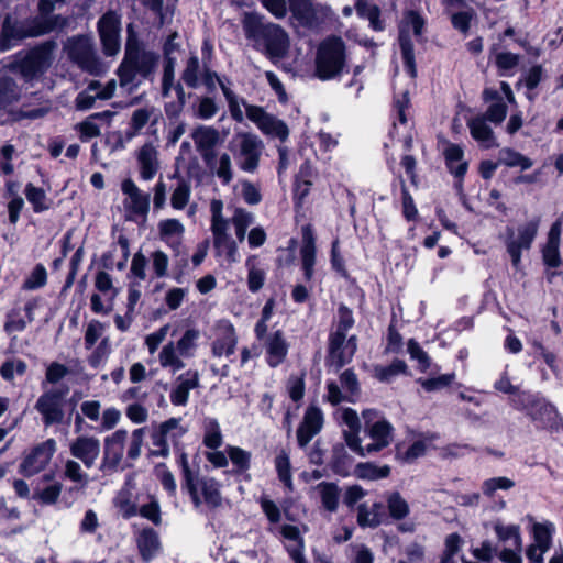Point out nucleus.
Segmentation results:
<instances>
[{"mask_svg": "<svg viewBox=\"0 0 563 563\" xmlns=\"http://www.w3.org/2000/svg\"><path fill=\"white\" fill-rule=\"evenodd\" d=\"M126 43L124 57L118 68L120 87L128 92L134 91L141 84L137 76L150 77L158 62V55L143 48L134 32L133 24L126 27Z\"/></svg>", "mask_w": 563, "mask_h": 563, "instance_id": "obj_1", "label": "nucleus"}, {"mask_svg": "<svg viewBox=\"0 0 563 563\" xmlns=\"http://www.w3.org/2000/svg\"><path fill=\"white\" fill-rule=\"evenodd\" d=\"M58 44L55 40L44 41L23 55L20 54L9 68L21 75L25 81H31L44 75L53 65Z\"/></svg>", "mask_w": 563, "mask_h": 563, "instance_id": "obj_2", "label": "nucleus"}, {"mask_svg": "<svg viewBox=\"0 0 563 563\" xmlns=\"http://www.w3.org/2000/svg\"><path fill=\"white\" fill-rule=\"evenodd\" d=\"M346 66V47L339 36H329L318 46L314 58V75L321 80L334 79Z\"/></svg>", "mask_w": 563, "mask_h": 563, "instance_id": "obj_3", "label": "nucleus"}, {"mask_svg": "<svg viewBox=\"0 0 563 563\" xmlns=\"http://www.w3.org/2000/svg\"><path fill=\"white\" fill-rule=\"evenodd\" d=\"M63 52L70 63L85 73L100 76L106 71V66L99 57L93 38L90 35L78 34L68 37L63 43Z\"/></svg>", "mask_w": 563, "mask_h": 563, "instance_id": "obj_4", "label": "nucleus"}, {"mask_svg": "<svg viewBox=\"0 0 563 563\" xmlns=\"http://www.w3.org/2000/svg\"><path fill=\"white\" fill-rule=\"evenodd\" d=\"M540 218H534L518 227H507L503 235L506 251L510 256L512 266L518 269L521 263V254L529 251L538 234Z\"/></svg>", "mask_w": 563, "mask_h": 563, "instance_id": "obj_5", "label": "nucleus"}, {"mask_svg": "<svg viewBox=\"0 0 563 563\" xmlns=\"http://www.w3.org/2000/svg\"><path fill=\"white\" fill-rule=\"evenodd\" d=\"M426 25L424 19L413 10H410L404 14L402 20L399 23V45L404 64L409 75L416 77L417 69L415 63L413 44L410 38V31L412 30L418 42L422 41V33Z\"/></svg>", "mask_w": 563, "mask_h": 563, "instance_id": "obj_6", "label": "nucleus"}, {"mask_svg": "<svg viewBox=\"0 0 563 563\" xmlns=\"http://www.w3.org/2000/svg\"><path fill=\"white\" fill-rule=\"evenodd\" d=\"M511 404L543 428L558 429L562 421L555 406L543 398L519 394L517 399H511Z\"/></svg>", "mask_w": 563, "mask_h": 563, "instance_id": "obj_7", "label": "nucleus"}, {"mask_svg": "<svg viewBox=\"0 0 563 563\" xmlns=\"http://www.w3.org/2000/svg\"><path fill=\"white\" fill-rule=\"evenodd\" d=\"M40 37L36 16L16 20L5 14L0 30V49L7 51L12 41Z\"/></svg>", "mask_w": 563, "mask_h": 563, "instance_id": "obj_8", "label": "nucleus"}, {"mask_svg": "<svg viewBox=\"0 0 563 563\" xmlns=\"http://www.w3.org/2000/svg\"><path fill=\"white\" fill-rule=\"evenodd\" d=\"M234 142L236 148L232 151L239 167L246 173H254L258 167L263 142L251 133L238 134Z\"/></svg>", "mask_w": 563, "mask_h": 563, "instance_id": "obj_9", "label": "nucleus"}, {"mask_svg": "<svg viewBox=\"0 0 563 563\" xmlns=\"http://www.w3.org/2000/svg\"><path fill=\"white\" fill-rule=\"evenodd\" d=\"M98 34L102 52L107 56H115L121 49V18L114 11L106 12L98 21Z\"/></svg>", "mask_w": 563, "mask_h": 563, "instance_id": "obj_10", "label": "nucleus"}, {"mask_svg": "<svg viewBox=\"0 0 563 563\" xmlns=\"http://www.w3.org/2000/svg\"><path fill=\"white\" fill-rule=\"evenodd\" d=\"M68 393L66 389H51L43 393L35 409L41 413L45 426L58 424L64 420V398Z\"/></svg>", "mask_w": 563, "mask_h": 563, "instance_id": "obj_11", "label": "nucleus"}, {"mask_svg": "<svg viewBox=\"0 0 563 563\" xmlns=\"http://www.w3.org/2000/svg\"><path fill=\"white\" fill-rule=\"evenodd\" d=\"M55 451L56 441L54 439H48L35 445L23 459L19 466V472L26 477L40 473L49 463Z\"/></svg>", "mask_w": 563, "mask_h": 563, "instance_id": "obj_12", "label": "nucleus"}, {"mask_svg": "<svg viewBox=\"0 0 563 563\" xmlns=\"http://www.w3.org/2000/svg\"><path fill=\"white\" fill-rule=\"evenodd\" d=\"M356 336L346 339V332L336 330L331 333L329 342V364L335 369L342 368L350 363L356 352Z\"/></svg>", "mask_w": 563, "mask_h": 563, "instance_id": "obj_13", "label": "nucleus"}, {"mask_svg": "<svg viewBox=\"0 0 563 563\" xmlns=\"http://www.w3.org/2000/svg\"><path fill=\"white\" fill-rule=\"evenodd\" d=\"M323 422L322 410L314 405H310L306 409L302 421L297 429L296 435L300 448H306L312 438L321 431Z\"/></svg>", "mask_w": 563, "mask_h": 563, "instance_id": "obj_14", "label": "nucleus"}, {"mask_svg": "<svg viewBox=\"0 0 563 563\" xmlns=\"http://www.w3.org/2000/svg\"><path fill=\"white\" fill-rule=\"evenodd\" d=\"M288 5L292 18L301 26L314 27L321 22L323 8L313 0H288Z\"/></svg>", "mask_w": 563, "mask_h": 563, "instance_id": "obj_15", "label": "nucleus"}, {"mask_svg": "<svg viewBox=\"0 0 563 563\" xmlns=\"http://www.w3.org/2000/svg\"><path fill=\"white\" fill-rule=\"evenodd\" d=\"M261 38L264 41L266 54L271 59H280L286 56L289 47V38L282 26L267 23Z\"/></svg>", "mask_w": 563, "mask_h": 563, "instance_id": "obj_16", "label": "nucleus"}, {"mask_svg": "<svg viewBox=\"0 0 563 563\" xmlns=\"http://www.w3.org/2000/svg\"><path fill=\"white\" fill-rule=\"evenodd\" d=\"M121 190L126 196L124 207L133 214L145 218L150 211V194L142 192L130 178L122 181Z\"/></svg>", "mask_w": 563, "mask_h": 563, "instance_id": "obj_17", "label": "nucleus"}, {"mask_svg": "<svg viewBox=\"0 0 563 563\" xmlns=\"http://www.w3.org/2000/svg\"><path fill=\"white\" fill-rule=\"evenodd\" d=\"M100 441L95 437L80 435L69 446L70 454L80 460L87 468L95 465L100 455Z\"/></svg>", "mask_w": 563, "mask_h": 563, "instance_id": "obj_18", "label": "nucleus"}, {"mask_svg": "<svg viewBox=\"0 0 563 563\" xmlns=\"http://www.w3.org/2000/svg\"><path fill=\"white\" fill-rule=\"evenodd\" d=\"M128 432L117 430L104 443V455L100 466L101 471H115L123 456V446Z\"/></svg>", "mask_w": 563, "mask_h": 563, "instance_id": "obj_19", "label": "nucleus"}, {"mask_svg": "<svg viewBox=\"0 0 563 563\" xmlns=\"http://www.w3.org/2000/svg\"><path fill=\"white\" fill-rule=\"evenodd\" d=\"M562 221L556 220L548 232L547 243L542 247L543 263L551 268H556L562 264L560 256Z\"/></svg>", "mask_w": 563, "mask_h": 563, "instance_id": "obj_20", "label": "nucleus"}, {"mask_svg": "<svg viewBox=\"0 0 563 563\" xmlns=\"http://www.w3.org/2000/svg\"><path fill=\"white\" fill-rule=\"evenodd\" d=\"M302 246L300 250L302 268L306 279H311L313 275V266L316 263V236L311 224H306L301 229Z\"/></svg>", "mask_w": 563, "mask_h": 563, "instance_id": "obj_21", "label": "nucleus"}, {"mask_svg": "<svg viewBox=\"0 0 563 563\" xmlns=\"http://www.w3.org/2000/svg\"><path fill=\"white\" fill-rule=\"evenodd\" d=\"M179 419L170 418L163 422L159 426V429L156 433L153 434V449L151 450V455L166 457L169 454V448L167 443V435L174 431L178 430V433H184V430L179 427Z\"/></svg>", "mask_w": 563, "mask_h": 563, "instance_id": "obj_22", "label": "nucleus"}, {"mask_svg": "<svg viewBox=\"0 0 563 563\" xmlns=\"http://www.w3.org/2000/svg\"><path fill=\"white\" fill-rule=\"evenodd\" d=\"M137 162L140 165V175L144 180H151L159 168L158 152L151 144H144L137 153Z\"/></svg>", "mask_w": 563, "mask_h": 563, "instance_id": "obj_23", "label": "nucleus"}, {"mask_svg": "<svg viewBox=\"0 0 563 563\" xmlns=\"http://www.w3.org/2000/svg\"><path fill=\"white\" fill-rule=\"evenodd\" d=\"M367 428L368 435L374 441L366 445L367 453L378 452L389 445L391 441L393 427L387 420L380 419Z\"/></svg>", "mask_w": 563, "mask_h": 563, "instance_id": "obj_24", "label": "nucleus"}, {"mask_svg": "<svg viewBox=\"0 0 563 563\" xmlns=\"http://www.w3.org/2000/svg\"><path fill=\"white\" fill-rule=\"evenodd\" d=\"M265 347L267 352V362L272 367H276L283 363L288 353V345L280 330L266 338Z\"/></svg>", "mask_w": 563, "mask_h": 563, "instance_id": "obj_25", "label": "nucleus"}, {"mask_svg": "<svg viewBox=\"0 0 563 563\" xmlns=\"http://www.w3.org/2000/svg\"><path fill=\"white\" fill-rule=\"evenodd\" d=\"M467 125L470 128L471 135L474 140L479 142L485 148L497 147L494 132L487 124V120L477 115L468 120Z\"/></svg>", "mask_w": 563, "mask_h": 563, "instance_id": "obj_26", "label": "nucleus"}, {"mask_svg": "<svg viewBox=\"0 0 563 563\" xmlns=\"http://www.w3.org/2000/svg\"><path fill=\"white\" fill-rule=\"evenodd\" d=\"M196 150L217 147L221 142L220 132L213 126L199 125L191 132Z\"/></svg>", "mask_w": 563, "mask_h": 563, "instance_id": "obj_27", "label": "nucleus"}, {"mask_svg": "<svg viewBox=\"0 0 563 563\" xmlns=\"http://www.w3.org/2000/svg\"><path fill=\"white\" fill-rule=\"evenodd\" d=\"M238 339L232 325L223 328L222 333L212 343V354L217 357L230 356L234 353Z\"/></svg>", "mask_w": 563, "mask_h": 563, "instance_id": "obj_28", "label": "nucleus"}, {"mask_svg": "<svg viewBox=\"0 0 563 563\" xmlns=\"http://www.w3.org/2000/svg\"><path fill=\"white\" fill-rule=\"evenodd\" d=\"M323 508L329 512H335L339 508L341 489L335 483L321 482L316 486Z\"/></svg>", "mask_w": 563, "mask_h": 563, "instance_id": "obj_29", "label": "nucleus"}, {"mask_svg": "<svg viewBox=\"0 0 563 563\" xmlns=\"http://www.w3.org/2000/svg\"><path fill=\"white\" fill-rule=\"evenodd\" d=\"M137 547L143 560L150 561L161 548L157 532L151 528L143 529L137 537Z\"/></svg>", "mask_w": 563, "mask_h": 563, "instance_id": "obj_30", "label": "nucleus"}, {"mask_svg": "<svg viewBox=\"0 0 563 563\" xmlns=\"http://www.w3.org/2000/svg\"><path fill=\"white\" fill-rule=\"evenodd\" d=\"M353 463L352 456L347 453L343 443H336L332 448V470L334 473L346 476Z\"/></svg>", "mask_w": 563, "mask_h": 563, "instance_id": "obj_31", "label": "nucleus"}, {"mask_svg": "<svg viewBox=\"0 0 563 563\" xmlns=\"http://www.w3.org/2000/svg\"><path fill=\"white\" fill-rule=\"evenodd\" d=\"M40 36H44L54 31H63L69 25V19L60 14L48 16V14L36 15Z\"/></svg>", "mask_w": 563, "mask_h": 563, "instance_id": "obj_32", "label": "nucleus"}, {"mask_svg": "<svg viewBox=\"0 0 563 563\" xmlns=\"http://www.w3.org/2000/svg\"><path fill=\"white\" fill-rule=\"evenodd\" d=\"M463 155V150L456 144H450L444 151L448 167L456 177H463L467 170V163L461 162Z\"/></svg>", "mask_w": 563, "mask_h": 563, "instance_id": "obj_33", "label": "nucleus"}, {"mask_svg": "<svg viewBox=\"0 0 563 563\" xmlns=\"http://www.w3.org/2000/svg\"><path fill=\"white\" fill-rule=\"evenodd\" d=\"M199 487L208 507L214 509L222 505L220 485L217 481L213 478H203L199 482Z\"/></svg>", "mask_w": 563, "mask_h": 563, "instance_id": "obj_34", "label": "nucleus"}, {"mask_svg": "<svg viewBox=\"0 0 563 563\" xmlns=\"http://www.w3.org/2000/svg\"><path fill=\"white\" fill-rule=\"evenodd\" d=\"M382 504H374L372 508H368L365 504H362L357 508V523L361 527H377L382 522Z\"/></svg>", "mask_w": 563, "mask_h": 563, "instance_id": "obj_35", "label": "nucleus"}, {"mask_svg": "<svg viewBox=\"0 0 563 563\" xmlns=\"http://www.w3.org/2000/svg\"><path fill=\"white\" fill-rule=\"evenodd\" d=\"M242 25L246 37L254 40L261 38L266 27L263 18L254 12L244 13Z\"/></svg>", "mask_w": 563, "mask_h": 563, "instance_id": "obj_36", "label": "nucleus"}, {"mask_svg": "<svg viewBox=\"0 0 563 563\" xmlns=\"http://www.w3.org/2000/svg\"><path fill=\"white\" fill-rule=\"evenodd\" d=\"M223 203L221 200L213 199L210 203L211 211V231L212 235H229V222L222 216Z\"/></svg>", "mask_w": 563, "mask_h": 563, "instance_id": "obj_37", "label": "nucleus"}, {"mask_svg": "<svg viewBox=\"0 0 563 563\" xmlns=\"http://www.w3.org/2000/svg\"><path fill=\"white\" fill-rule=\"evenodd\" d=\"M177 352V346L175 347L173 342L163 346L158 355L162 367H169L174 373L184 368L185 363L180 360V355H178L179 353Z\"/></svg>", "mask_w": 563, "mask_h": 563, "instance_id": "obj_38", "label": "nucleus"}, {"mask_svg": "<svg viewBox=\"0 0 563 563\" xmlns=\"http://www.w3.org/2000/svg\"><path fill=\"white\" fill-rule=\"evenodd\" d=\"M499 163L508 167L518 166L522 170L529 169L533 165L530 158L508 147L499 151Z\"/></svg>", "mask_w": 563, "mask_h": 563, "instance_id": "obj_39", "label": "nucleus"}, {"mask_svg": "<svg viewBox=\"0 0 563 563\" xmlns=\"http://www.w3.org/2000/svg\"><path fill=\"white\" fill-rule=\"evenodd\" d=\"M355 9L358 15L371 22L374 30H383V24L379 20L380 10L376 4H372L367 0H357Z\"/></svg>", "mask_w": 563, "mask_h": 563, "instance_id": "obj_40", "label": "nucleus"}, {"mask_svg": "<svg viewBox=\"0 0 563 563\" xmlns=\"http://www.w3.org/2000/svg\"><path fill=\"white\" fill-rule=\"evenodd\" d=\"M222 184L228 185L233 179L232 161L228 153H222L216 163L208 168Z\"/></svg>", "mask_w": 563, "mask_h": 563, "instance_id": "obj_41", "label": "nucleus"}, {"mask_svg": "<svg viewBox=\"0 0 563 563\" xmlns=\"http://www.w3.org/2000/svg\"><path fill=\"white\" fill-rule=\"evenodd\" d=\"M406 372L407 364L401 360H395L388 366H376L374 368L375 377L383 383H389L394 377L399 374H405Z\"/></svg>", "mask_w": 563, "mask_h": 563, "instance_id": "obj_42", "label": "nucleus"}, {"mask_svg": "<svg viewBox=\"0 0 563 563\" xmlns=\"http://www.w3.org/2000/svg\"><path fill=\"white\" fill-rule=\"evenodd\" d=\"M258 129L266 134L278 137L282 141H285L289 134L287 125L271 114L265 118Z\"/></svg>", "mask_w": 563, "mask_h": 563, "instance_id": "obj_43", "label": "nucleus"}, {"mask_svg": "<svg viewBox=\"0 0 563 563\" xmlns=\"http://www.w3.org/2000/svg\"><path fill=\"white\" fill-rule=\"evenodd\" d=\"M389 515L395 520H400L409 514V505L398 492L391 493L387 498Z\"/></svg>", "mask_w": 563, "mask_h": 563, "instance_id": "obj_44", "label": "nucleus"}, {"mask_svg": "<svg viewBox=\"0 0 563 563\" xmlns=\"http://www.w3.org/2000/svg\"><path fill=\"white\" fill-rule=\"evenodd\" d=\"M200 332L196 329H188L177 342V350L180 356L190 357L197 347Z\"/></svg>", "mask_w": 563, "mask_h": 563, "instance_id": "obj_45", "label": "nucleus"}, {"mask_svg": "<svg viewBox=\"0 0 563 563\" xmlns=\"http://www.w3.org/2000/svg\"><path fill=\"white\" fill-rule=\"evenodd\" d=\"M512 487L515 482L505 476L488 478L482 484L483 494L488 498H492L498 489L509 490Z\"/></svg>", "mask_w": 563, "mask_h": 563, "instance_id": "obj_46", "label": "nucleus"}, {"mask_svg": "<svg viewBox=\"0 0 563 563\" xmlns=\"http://www.w3.org/2000/svg\"><path fill=\"white\" fill-rule=\"evenodd\" d=\"M19 97L18 87L15 81L9 77L0 78V108H4L8 104L15 101Z\"/></svg>", "mask_w": 563, "mask_h": 563, "instance_id": "obj_47", "label": "nucleus"}, {"mask_svg": "<svg viewBox=\"0 0 563 563\" xmlns=\"http://www.w3.org/2000/svg\"><path fill=\"white\" fill-rule=\"evenodd\" d=\"M203 443L209 449H218L222 444V434L217 420L209 419L205 424Z\"/></svg>", "mask_w": 563, "mask_h": 563, "instance_id": "obj_48", "label": "nucleus"}, {"mask_svg": "<svg viewBox=\"0 0 563 563\" xmlns=\"http://www.w3.org/2000/svg\"><path fill=\"white\" fill-rule=\"evenodd\" d=\"M213 245L218 254H225L229 262L236 261V243L230 235H213Z\"/></svg>", "mask_w": 563, "mask_h": 563, "instance_id": "obj_49", "label": "nucleus"}, {"mask_svg": "<svg viewBox=\"0 0 563 563\" xmlns=\"http://www.w3.org/2000/svg\"><path fill=\"white\" fill-rule=\"evenodd\" d=\"M495 531L499 540L506 542L511 541V545L517 550H521V538L518 526H504L501 523L495 525Z\"/></svg>", "mask_w": 563, "mask_h": 563, "instance_id": "obj_50", "label": "nucleus"}, {"mask_svg": "<svg viewBox=\"0 0 563 563\" xmlns=\"http://www.w3.org/2000/svg\"><path fill=\"white\" fill-rule=\"evenodd\" d=\"M181 80L189 88H197L199 86V58L196 55L190 56L187 60L186 67L181 73Z\"/></svg>", "mask_w": 563, "mask_h": 563, "instance_id": "obj_51", "label": "nucleus"}, {"mask_svg": "<svg viewBox=\"0 0 563 563\" xmlns=\"http://www.w3.org/2000/svg\"><path fill=\"white\" fill-rule=\"evenodd\" d=\"M25 196L32 203L35 212H42L48 209V205L46 203V194L42 188L27 184L25 187Z\"/></svg>", "mask_w": 563, "mask_h": 563, "instance_id": "obj_52", "label": "nucleus"}, {"mask_svg": "<svg viewBox=\"0 0 563 563\" xmlns=\"http://www.w3.org/2000/svg\"><path fill=\"white\" fill-rule=\"evenodd\" d=\"M27 365L22 360H8L0 367V375L4 380L11 382L14 375L22 376L25 374Z\"/></svg>", "mask_w": 563, "mask_h": 563, "instance_id": "obj_53", "label": "nucleus"}, {"mask_svg": "<svg viewBox=\"0 0 563 563\" xmlns=\"http://www.w3.org/2000/svg\"><path fill=\"white\" fill-rule=\"evenodd\" d=\"M109 115V112L95 113L90 115L87 120L82 121L78 124V130L80 132V139L82 141H87L92 137H97L100 135L99 126L92 121V119H100Z\"/></svg>", "mask_w": 563, "mask_h": 563, "instance_id": "obj_54", "label": "nucleus"}, {"mask_svg": "<svg viewBox=\"0 0 563 563\" xmlns=\"http://www.w3.org/2000/svg\"><path fill=\"white\" fill-rule=\"evenodd\" d=\"M228 455L240 472L247 471L251 464V453L238 446H229Z\"/></svg>", "mask_w": 563, "mask_h": 563, "instance_id": "obj_55", "label": "nucleus"}, {"mask_svg": "<svg viewBox=\"0 0 563 563\" xmlns=\"http://www.w3.org/2000/svg\"><path fill=\"white\" fill-rule=\"evenodd\" d=\"M220 87L222 89V92L229 103V110H230V113H231V117L234 121L236 122H243L244 120V114H243V111L240 107V102H239V99L238 97L235 96V93L230 89L228 88L224 82H220Z\"/></svg>", "mask_w": 563, "mask_h": 563, "instance_id": "obj_56", "label": "nucleus"}, {"mask_svg": "<svg viewBox=\"0 0 563 563\" xmlns=\"http://www.w3.org/2000/svg\"><path fill=\"white\" fill-rule=\"evenodd\" d=\"M275 466L278 473L279 479L289 488L291 487V472L290 461L287 453L282 452L275 459Z\"/></svg>", "mask_w": 563, "mask_h": 563, "instance_id": "obj_57", "label": "nucleus"}, {"mask_svg": "<svg viewBox=\"0 0 563 563\" xmlns=\"http://www.w3.org/2000/svg\"><path fill=\"white\" fill-rule=\"evenodd\" d=\"M507 110L506 103L499 100L498 102L492 103L481 117L494 124H500L507 115Z\"/></svg>", "mask_w": 563, "mask_h": 563, "instance_id": "obj_58", "label": "nucleus"}, {"mask_svg": "<svg viewBox=\"0 0 563 563\" xmlns=\"http://www.w3.org/2000/svg\"><path fill=\"white\" fill-rule=\"evenodd\" d=\"M190 197V186L181 181L172 194L170 202L173 208L181 210L186 207Z\"/></svg>", "mask_w": 563, "mask_h": 563, "instance_id": "obj_59", "label": "nucleus"}, {"mask_svg": "<svg viewBox=\"0 0 563 563\" xmlns=\"http://www.w3.org/2000/svg\"><path fill=\"white\" fill-rule=\"evenodd\" d=\"M534 544L541 552L548 551L551 543V530L548 526L542 523H534L533 526Z\"/></svg>", "mask_w": 563, "mask_h": 563, "instance_id": "obj_60", "label": "nucleus"}, {"mask_svg": "<svg viewBox=\"0 0 563 563\" xmlns=\"http://www.w3.org/2000/svg\"><path fill=\"white\" fill-rule=\"evenodd\" d=\"M159 235L162 239H170L173 236H181L184 227L177 219H167L158 224Z\"/></svg>", "mask_w": 563, "mask_h": 563, "instance_id": "obj_61", "label": "nucleus"}, {"mask_svg": "<svg viewBox=\"0 0 563 563\" xmlns=\"http://www.w3.org/2000/svg\"><path fill=\"white\" fill-rule=\"evenodd\" d=\"M455 375L454 374H443L434 378L422 379L420 378L418 382L427 391H435L448 387L453 382Z\"/></svg>", "mask_w": 563, "mask_h": 563, "instance_id": "obj_62", "label": "nucleus"}, {"mask_svg": "<svg viewBox=\"0 0 563 563\" xmlns=\"http://www.w3.org/2000/svg\"><path fill=\"white\" fill-rule=\"evenodd\" d=\"M65 476L71 482L86 485L88 483V475L82 472L81 466L74 460H68L65 464Z\"/></svg>", "mask_w": 563, "mask_h": 563, "instance_id": "obj_63", "label": "nucleus"}, {"mask_svg": "<svg viewBox=\"0 0 563 563\" xmlns=\"http://www.w3.org/2000/svg\"><path fill=\"white\" fill-rule=\"evenodd\" d=\"M46 269L43 265L38 264L35 266V268L32 271L31 275L26 278L24 282L23 287L25 289H36L46 284Z\"/></svg>", "mask_w": 563, "mask_h": 563, "instance_id": "obj_64", "label": "nucleus"}]
</instances>
